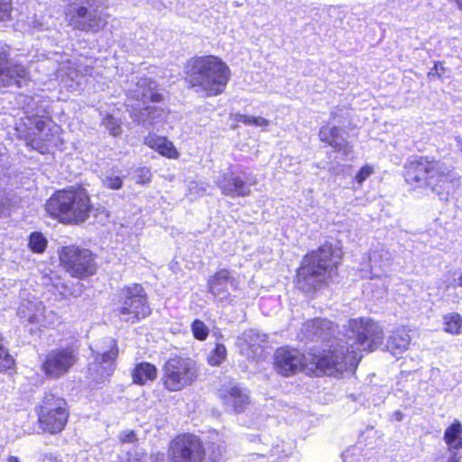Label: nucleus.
Returning a JSON list of instances; mask_svg holds the SVG:
<instances>
[{
	"label": "nucleus",
	"instance_id": "1",
	"mask_svg": "<svg viewBox=\"0 0 462 462\" xmlns=\"http://www.w3.org/2000/svg\"><path fill=\"white\" fill-rule=\"evenodd\" d=\"M342 337H333L334 324L328 319H315L303 324L300 337L310 341H328V349L317 357V366L329 375L354 371L364 353L374 351L382 345L381 326L370 318L349 319Z\"/></svg>",
	"mask_w": 462,
	"mask_h": 462
},
{
	"label": "nucleus",
	"instance_id": "2",
	"mask_svg": "<svg viewBox=\"0 0 462 462\" xmlns=\"http://www.w3.org/2000/svg\"><path fill=\"white\" fill-rule=\"evenodd\" d=\"M184 72L189 87L204 97L223 93L230 78L228 66L212 55L189 60Z\"/></svg>",
	"mask_w": 462,
	"mask_h": 462
},
{
	"label": "nucleus",
	"instance_id": "3",
	"mask_svg": "<svg viewBox=\"0 0 462 462\" xmlns=\"http://www.w3.org/2000/svg\"><path fill=\"white\" fill-rule=\"evenodd\" d=\"M339 258V253L328 243L307 254L297 272V288L304 292L317 290L337 273Z\"/></svg>",
	"mask_w": 462,
	"mask_h": 462
},
{
	"label": "nucleus",
	"instance_id": "4",
	"mask_svg": "<svg viewBox=\"0 0 462 462\" xmlns=\"http://www.w3.org/2000/svg\"><path fill=\"white\" fill-rule=\"evenodd\" d=\"M90 208L88 195L82 189L58 190L45 205V209L51 217L69 224L85 221Z\"/></svg>",
	"mask_w": 462,
	"mask_h": 462
},
{
	"label": "nucleus",
	"instance_id": "5",
	"mask_svg": "<svg viewBox=\"0 0 462 462\" xmlns=\"http://www.w3.org/2000/svg\"><path fill=\"white\" fill-rule=\"evenodd\" d=\"M65 10L69 24L76 30L97 33L107 23L106 14L99 9V0H67Z\"/></svg>",
	"mask_w": 462,
	"mask_h": 462
},
{
	"label": "nucleus",
	"instance_id": "6",
	"mask_svg": "<svg viewBox=\"0 0 462 462\" xmlns=\"http://www.w3.org/2000/svg\"><path fill=\"white\" fill-rule=\"evenodd\" d=\"M116 312L122 321L136 323L151 314L146 293L142 285L134 283L116 294Z\"/></svg>",
	"mask_w": 462,
	"mask_h": 462
},
{
	"label": "nucleus",
	"instance_id": "7",
	"mask_svg": "<svg viewBox=\"0 0 462 462\" xmlns=\"http://www.w3.org/2000/svg\"><path fill=\"white\" fill-rule=\"evenodd\" d=\"M95 360L88 365V378L96 384L107 380L115 371V361L118 355L116 341L112 337H105L96 344Z\"/></svg>",
	"mask_w": 462,
	"mask_h": 462
},
{
	"label": "nucleus",
	"instance_id": "8",
	"mask_svg": "<svg viewBox=\"0 0 462 462\" xmlns=\"http://www.w3.org/2000/svg\"><path fill=\"white\" fill-rule=\"evenodd\" d=\"M197 377L196 363L189 358L175 356L163 365V385L171 392H177L190 385Z\"/></svg>",
	"mask_w": 462,
	"mask_h": 462
},
{
	"label": "nucleus",
	"instance_id": "9",
	"mask_svg": "<svg viewBox=\"0 0 462 462\" xmlns=\"http://www.w3.org/2000/svg\"><path fill=\"white\" fill-rule=\"evenodd\" d=\"M68 418L66 401L52 393H45L38 411L40 427L51 434L60 433L65 428Z\"/></svg>",
	"mask_w": 462,
	"mask_h": 462
},
{
	"label": "nucleus",
	"instance_id": "10",
	"mask_svg": "<svg viewBox=\"0 0 462 462\" xmlns=\"http://www.w3.org/2000/svg\"><path fill=\"white\" fill-rule=\"evenodd\" d=\"M214 182L222 194L229 197H247L251 193L250 187L255 184L252 180L245 169L237 166L228 169L227 171H220L214 177Z\"/></svg>",
	"mask_w": 462,
	"mask_h": 462
},
{
	"label": "nucleus",
	"instance_id": "11",
	"mask_svg": "<svg viewBox=\"0 0 462 462\" xmlns=\"http://www.w3.org/2000/svg\"><path fill=\"white\" fill-rule=\"evenodd\" d=\"M168 457L170 462H202L205 450L197 436L186 433L171 442Z\"/></svg>",
	"mask_w": 462,
	"mask_h": 462
},
{
	"label": "nucleus",
	"instance_id": "12",
	"mask_svg": "<svg viewBox=\"0 0 462 462\" xmlns=\"http://www.w3.org/2000/svg\"><path fill=\"white\" fill-rule=\"evenodd\" d=\"M17 315L32 335L42 328H48L54 324V314L51 311L47 314L44 304L36 299L22 302Z\"/></svg>",
	"mask_w": 462,
	"mask_h": 462
},
{
	"label": "nucleus",
	"instance_id": "13",
	"mask_svg": "<svg viewBox=\"0 0 462 462\" xmlns=\"http://www.w3.org/2000/svg\"><path fill=\"white\" fill-rule=\"evenodd\" d=\"M77 361L78 354L74 347H58L47 353L42 370L48 378L58 379L66 374Z\"/></svg>",
	"mask_w": 462,
	"mask_h": 462
},
{
	"label": "nucleus",
	"instance_id": "14",
	"mask_svg": "<svg viewBox=\"0 0 462 462\" xmlns=\"http://www.w3.org/2000/svg\"><path fill=\"white\" fill-rule=\"evenodd\" d=\"M60 258L67 271L74 277H87L96 271L94 258L88 249L67 246L62 249Z\"/></svg>",
	"mask_w": 462,
	"mask_h": 462
},
{
	"label": "nucleus",
	"instance_id": "15",
	"mask_svg": "<svg viewBox=\"0 0 462 462\" xmlns=\"http://www.w3.org/2000/svg\"><path fill=\"white\" fill-rule=\"evenodd\" d=\"M208 284L209 292L216 302L223 307L236 304V296L232 295V291L238 290V282L230 274L228 270L221 269L217 272L208 280Z\"/></svg>",
	"mask_w": 462,
	"mask_h": 462
},
{
	"label": "nucleus",
	"instance_id": "16",
	"mask_svg": "<svg viewBox=\"0 0 462 462\" xmlns=\"http://www.w3.org/2000/svg\"><path fill=\"white\" fill-rule=\"evenodd\" d=\"M448 173L441 170L439 162L429 157L421 156L411 161L406 167V182L429 183L430 180H441Z\"/></svg>",
	"mask_w": 462,
	"mask_h": 462
},
{
	"label": "nucleus",
	"instance_id": "17",
	"mask_svg": "<svg viewBox=\"0 0 462 462\" xmlns=\"http://www.w3.org/2000/svg\"><path fill=\"white\" fill-rule=\"evenodd\" d=\"M157 83L145 77H135L134 79L126 87V95L128 97L142 101L143 104L148 102H161L162 96L157 90Z\"/></svg>",
	"mask_w": 462,
	"mask_h": 462
},
{
	"label": "nucleus",
	"instance_id": "18",
	"mask_svg": "<svg viewBox=\"0 0 462 462\" xmlns=\"http://www.w3.org/2000/svg\"><path fill=\"white\" fill-rule=\"evenodd\" d=\"M304 366V356L297 349L280 347L274 354L275 370L284 375L296 374Z\"/></svg>",
	"mask_w": 462,
	"mask_h": 462
},
{
	"label": "nucleus",
	"instance_id": "19",
	"mask_svg": "<svg viewBox=\"0 0 462 462\" xmlns=\"http://www.w3.org/2000/svg\"><path fill=\"white\" fill-rule=\"evenodd\" d=\"M224 408L228 412L240 413L249 404V395L239 384H232L218 392Z\"/></svg>",
	"mask_w": 462,
	"mask_h": 462
},
{
	"label": "nucleus",
	"instance_id": "20",
	"mask_svg": "<svg viewBox=\"0 0 462 462\" xmlns=\"http://www.w3.org/2000/svg\"><path fill=\"white\" fill-rule=\"evenodd\" d=\"M29 81L27 69L18 63L0 62V90L5 88H22Z\"/></svg>",
	"mask_w": 462,
	"mask_h": 462
},
{
	"label": "nucleus",
	"instance_id": "21",
	"mask_svg": "<svg viewBox=\"0 0 462 462\" xmlns=\"http://www.w3.org/2000/svg\"><path fill=\"white\" fill-rule=\"evenodd\" d=\"M321 142L328 143L337 152H343L348 155L352 149L345 137L340 134V129L337 126L323 125L319 134Z\"/></svg>",
	"mask_w": 462,
	"mask_h": 462
},
{
	"label": "nucleus",
	"instance_id": "22",
	"mask_svg": "<svg viewBox=\"0 0 462 462\" xmlns=\"http://www.w3.org/2000/svg\"><path fill=\"white\" fill-rule=\"evenodd\" d=\"M42 56L43 58L37 60L35 69L45 74L50 79L61 78L65 73V66L60 60L62 56L60 53H53L51 57H47L44 54Z\"/></svg>",
	"mask_w": 462,
	"mask_h": 462
},
{
	"label": "nucleus",
	"instance_id": "23",
	"mask_svg": "<svg viewBox=\"0 0 462 462\" xmlns=\"http://www.w3.org/2000/svg\"><path fill=\"white\" fill-rule=\"evenodd\" d=\"M293 445L289 442L280 441L273 446L269 457L264 454L254 453L250 455L249 462H280L292 454Z\"/></svg>",
	"mask_w": 462,
	"mask_h": 462
},
{
	"label": "nucleus",
	"instance_id": "24",
	"mask_svg": "<svg viewBox=\"0 0 462 462\" xmlns=\"http://www.w3.org/2000/svg\"><path fill=\"white\" fill-rule=\"evenodd\" d=\"M144 143L158 152L160 154L168 158H176L178 156V152L172 143L165 137L150 134L145 137Z\"/></svg>",
	"mask_w": 462,
	"mask_h": 462
},
{
	"label": "nucleus",
	"instance_id": "25",
	"mask_svg": "<svg viewBox=\"0 0 462 462\" xmlns=\"http://www.w3.org/2000/svg\"><path fill=\"white\" fill-rule=\"evenodd\" d=\"M443 439L448 450L462 449V423L454 420L445 430Z\"/></svg>",
	"mask_w": 462,
	"mask_h": 462
},
{
	"label": "nucleus",
	"instance_id": "26",
	"mask_svg": "<svg viewBox=\"0 0 462 462\" xmlns=\"http://www.w3.org/2000/svg\"><path fill=\"white\" fill-rule=\"evenodd\" d=\"M133 381L136 384L143 385L152 382L157 377V368L148 362L138 363L132 373Z\"/></svg>",
	"mask_w": 462,
	"mask_h": 462
},
{
	"label": "nucleus",
	"instance_id": "27",
	"mask_svg": "<svg viewBox=\"0 0 462 462\" xmlns=\"http://www.w3.org/2000/svg\"><path fill=\"white\" fill-rule=\"evenodd\" d=\"M163 110L157 106H146L140 110L138 114L134 115V120L138 124L143 125L145 128L150 129L160 119L162 118Z\"/></svg>",
	"mask_w": 462,
	"mask_h": 462
},
{
	"label": "nucleus",
	"instance_id": "28",
	"mask_svg": "<svg viewBox=\"0 0 462 462\" xmlns=\"http://www.w3.org/2000/svg\"><path fill=\"white\" fill-rule=\"evenodd\" d=\"M51 124V121L48 116H40L38 114H32L26 116L24 125L28 129L27 135L33 136L32 142L36 138V135L43 134L45 128Z\"/></svg>",
	"mask_w": 462,
	"mask_h": 462
},
{
	"label": "nucleus",
	"instance_id": "29",
	"mask_svg": "<svg viewBox=\"0 0 462 462\" xmlns=\"http://www.w3.org/2000/svg\"><path fill=\"white\" fill-rule=\"evenodd\" d=\"M442 329L445 333L457 336L462 333V315L453 311L442 316Z\"/></svg>",
	"mask_w": 462,
	"mask_h": 462
},
{
	"label": "nucleus",
	"instance_id": "30",
	"mask_svg": "<svg viewBox=\"0 0 462 462\" xmlns=\"http://www.w3.org/2000/svg\"><path fill=\"white\" fill-rule=\"evenodd\" d=\"M402 329L393 332V335L387 339L386 350L396 359L402 357L404 353V339L402 337Z\"/></svg>",
	"mask_w": 462,
	"mask_h": 462
},
{
	"label": "nucleus",
	"instance_id": "31",
	"mask_svg": "<svg viewBox=\"0 0 462 462\" xmlns=\"http://www.w3.org/2000/svg\"><path fill=\"white\" fill-rule=\"evenodd\" d=\"M241 339L255 353L263 347L262 344L265 342V335L254 329H248L244 331Z\"/></svg>",
	"mask_w": 462,
	"mask_h": 462
},
{
	"label": "nucleus",
	"instance_id": "32",
	"mask_svg": "<svg viewBox=\"0 0 462 462\" xmlns=\"http://www.w3.org/2000/svg\"><path fill=\"white\" fill-rule=\"evenodd\" d=\"M101 125L109 132L112 136H119L122 133L120 120L111 114H106L102 117Z\"/></svg>",
	"mask_w": 462,
	"mask_h": 462
},
{
	"label": "nucleus",
	"instance_id": "33",
	"mask_svg": "<svg viewBox=\"0 0 462 462\" xmlns=\"http://www.w3.org/2000/svg\"><path fill=\"white\" fill-rule=\"evenodd\" d=\"M226 357V349L223 344H217L208 356V362L211 365H221Z\"/></svg>",
	"mask_w": 462,
	"mask_h": 462
},
{
	"label": "nucleus",
	"instance_id": "34",
	"mask_svg": "<svg viewBox=\"0 0 462 462\" xmlns=\"http://www.w3.org/2000/svg\"><path fill=\"white\" fill-rule=\"evenodd\" d=\"M47 246V240L41 233H32L29 238L30 249L37 254L42 253Z\"/></svg>",
	"mask_w": 462,
	"mask_h": 462
},
{
	"label": "nucleus",
	"instance_id": "35",
	"mask_svg": "<svg viewBox=\"0 0 462 462\" xmlns=\"http://www.w3.org/2000/svg\"><path fill=\"white\" fill-rule=\"evenodd\" d=\"M191 332L196 339L203 341L207 339L209 329L202 320L196 319L191 324Z\"/></svg>",
	"mask_w": 462,
	"mask_h": 462
},
{
	"label": "nucleus",
	"instance_id": "36",
	"mask_svg": "<svg viewBox=\"0 0 462 462\" xmlns=\"http://www.w3.org/2000/svg\"><path fill=\"white\" fill-rule=\"evenodd\" d=\"M236 120L246 125H254L259 127H266L269 125V121L261 116H252L247 115H238Z\"/></svg>",
	"mask_w": 462,
	"mask_h": 462
},
{
	"label": "nucleus",
	"instance_id": "37",
	"mask_svg": "<svg viewBox=\"0 0 462 462\" xmlns=\"http://www.w3.org/2000/svg\"><path fill=\"white\" fill-rule=\"evenodd\" d=\"M14 365L13 356L8 353L7 349L0 343V371L11 369Z\"/></svg>",
	"mask_w": 462,
	"mask_h": 462
},
{
	"label": "nucleus",
	"instance_id": "38",
	"mask_svg": "<svg viewBox=\"0 0 462 462\" xmlns=\"http://www.w3.org/2000/svg\"><path fill=\"white\" fill-rule=\"evenodd\" d=\"M143 455V450L141 448L134 446L126 452L125 457L123 458L122 462H144Z\"/></svg>",
	"mask_w": 462,
	"mask_h": 462
},
{
	"label": "nucleus",
	"instance_id": "39",
	"mask_svg": "<svg viewBox=\"0 0 462 462\" xmlns=\"http://www.w3.org/2000/svg\"><path fill=\"white\" fill-rule=\"evenodd\" d=\"M102 183L105 187L111 189H118L123 185V180L119 176L115 175H106L102 179Z\"/></svg>",
	"mask_w": 462,
	"mask_h": 462
},
{
	"label": "nucleus",
	"instance_id": "40",
	"mask_svg": "<svg viewBox=\"0 0 462 462\" xmlns=\"http://www.w3.org/2000/svg\"><path fill=\"white\" fill-rule=\"evenodd\" d=\"M12 12H13L12 0H0V21L10 20Z\"/></svg>",
	"mask_w": 462,
	"mask_h": 462
},
{
	"label": "nucleus",
	"instance_id": "41",
	"mask_svg": "<svg viewBox=\"0 0 462 462\" xmlns=\"http://www.w3.org/2000/svg\"><path fill=\"white\" fill-rule=\"evenodd\" d=\"M446 71L445 67L443 66L442 62L436 61L434 63V66L429 70L428 72V78L429 79H441Z\"/></svg>",
	"mask_w": 462,
	"mask_h": 462
},
{
	"label": "nucleus",
	"instance_id": "42",
	"mask_svg": "<svg viewBox=\"0 0 462 462\" xmlns=\"http://www.w3.org/2000/svg\"><path fill=\"white\" fill-rule=\"evenodd\" d=\"M374 172L373 167L369 165L363 166L356 175V181L362 185L363 182Z\"/></svg>",
	"mask_w": 462,
	"mask_h": 462
},
{
	"label": "nucleus",
	"instance_id": "43",
	"mask_svg": "<svg viewBox=\"0 0 462 462\" xmlns=\"http://www.w3.org/2000/svg\"><path fill=\"white\" fill-rule=\"evenodd\" d=\"M377 254L373 253L369 257V262L371 264V274L372 276H379L380 273L377 272L376 268L383 269L385 264H378L377 265Z\"/></svg>",
	"mask_w": 462,
	"mask_h": 462
},
{
	"label": "nucleus",
	"instance_id": "44",
	"mask_svg": "<svg viewBox=\"0 0 462 462\" xmlns=\"http://www.w3.org/2000/svg\"><path fill=\"white\" fill-rule=\"evenodd\" d=\"M119 439L122 443H134L137 440L134 430H126L120 433Z\"/></svg>",
	"mask_w": 462,
	"mask_h": 462
},
{
	"label": "nucleus",
	"instance_id": "45",
	"mask_svg": "<svg viewBox=\"0 0 462 462\" xmlns=\"http://www.w3.org/2000/svg\"><path fill=\"white\" fill-rule=\"evenodd\" d=\"M150 179H151V171H150V170L148 168H145V167L141 168L139 170V175H138L137 182L144 184V183L149 182Z\"/></svg>",
	"mask_w": 462,
	"mask_h": 462
},
{
	"label": "nucleus",
	"instance_id": "46",
	"mask_svg": "<svg viewBox=\"0 0 462 462\" xmlns=\"http://www.w3.org/2000/svg\"><path fill=\"white\" fill-rule=\"evenodd\" d=\"M43 462H63V459L56 455L49 454L45 455Z\"/></svg>",
	"mask_w": 462,
	"mask_h": 462
},
{
	"label": "nucleus",
	"instance_id": "47",
	"mask_svg": "<svg viewBox=\"0 0 462 462\" xmlns=\"http://www.w3.org/2000/svg\"><path fill=\"white\" fill-rule=\"evenodd\" d=\"M9 47L0 42V60H4L7 57Z\"/></svg>",
	"mask_w": 462,
	"mask_h": 462
},
{
	"label": "nucleus",
	"instance_id": "48",
	"mask_svg": "<svg viewBox=\"0 0 462 462\" xmlns=\"http://www.w3.org/2000/svg\"><path fill=\"white\" fill-rule=\"evenodd\" d=\"M446 462H461V457L457 453H453Z\"/></svg>",
	"mask_w": 462,
	"mask_h": 462
},
{
	"label": "nucleus",
	"instance_id": "49",
	"mask_svg": "<svg viewBox=\"0 0 462 462\" xmlns=\"http://www.w3.org/2000/svg\"><path fill=\"white\" fill-rule=\"evenodd\" d=\"M450 2L455 5L457 10L462 12V0H450Z\"/></svg>",
	"mask_w": 462,
	"mask_h": 462
},
{
	"label": "nucleus",
	"instance_id": "50",
	"mask_svg": "<svg viewBox=\"0 0 462 462\" xmlns=\"http://www.w3.org/2000/svg\"><path fill=\"white\" fill-rule=\"evenodd\" d=\"M393 418L397 420V421H401L402 419V411H397L394 412V414L393 415Z\"/></svg>",
	"mask_w": 462,
	"mask_h": 462
},
{
	"label": "nucleus",
	"instance_id": "51",
	"mask_svg": "<svg viewBox=\"0 0 462 462\" xmlns=\"http://www.w3.org/2000/svg\"><path fill=\"white\" fill-rule=\"evenodd\" d=\"M7 462H21L20 459L15 456H10L7 458Z\"/></svg>",
	"mask_w": 462,
	"mask_h": 462
},
{
	"label": "nucleus",
	"instance_id": "52",
	"mask_svg": "<svg viewBox=\"0 0 462 462\" xmlns=\"http://www.w3.org/2000/svg\"><path fill=\"white\" fill-rule=\"evenodd\" d=\"M5 210V207L4 205V203L0 200V217L4 214Z\"/></svg>",
	"mask_w": 462,
	"mask_h": 462
},
{
	"label": "nucleus",
	"instance_id": "53",
	"mask_svg": "<svg viewBox=\"0 0 462 462\" xmlns=\"http://www.w3.org/2000/svg\"><path fill=\"white\" fill-rule=\"evenodd\" d=\"M457 285L462 288V273L459 275L457 279Z\"/></svg>",
	"mask_w": 462,
	"mask_h": 462
},
{
	"label": "nucleus",
	"instance_id": "54",
	"mask_svg": "<svg viewBox=\"0 0 462 462\" xmlns=\"http://www.w3.org/2000/svg\"><path fill=\"white\" fill-rule=\"evenodd\" d=\"M35 27H37L39 30H44L45 28L43 27V24L42 23H38V24H35L34 25Z\"/></svg>",
	"mask_w": 462,
	"mask_h": 462
},
{
	"label": "nucleus",
	"instance_id": "55",
	"mask_svg": "<svg viewBox=\"0 0 462 462\" xmlns=\"http://www.w3.org/2000/svg\"><path fill=\"white\" fill-rule=\"evenodd\" d=\"M69 77L71 79V80H75L76 78L78 77V74L75 72V77L72 75V73H69Z\"/></svg>",
	"mask_w": 462,
	"mask_h": 462
},
{
	"label": "nucleus",
	"instance_id": "56",
	"mask_svg": "<svg viewBox=\"0 0 462 462\" xmlns=\"http://www.w3.org/2000/svg\"><path fill=\"white\" fill-rule=\"evenodd\" d=\"M77 462H86V459L85 457H81L79 461H77Z\"/></svg>",
	"mask_w": 462,
	"mask_h": 462
},
{
	"label": "nucleus",
	"instance_id": "57",
	"mask_svg": "<svg viewBox=\"0 0 462 462\" xmlns=\"http://www.w3.org/2000/svg\"><path fill=\"white\" fill-rule=\"evenodd\" d=\"M459 145H460L461 150H462V139L459 141Z\"/></svg>",
	"mask_w": 462,
	"mask_h": 462
},
{
	"label": "nucleus",
	"instance_id": "58",
	"mask_svg": "<svg viewBox=\"0 0 462 462\" xmlns=\"http://www.w3.org/2000/svg\"><path fill=\"white\" fill-rule=\"evenodd\" d=\"M205 192H206V189H205V188H203V189H202V193H201V194H204Z\"/></svg>",
	"mask_w": 462,
	"mask_h": 462
},
{
	"label": "nucleus",
	"instance_id": "59",
	"mask_svg": "<svg viewBox=\"0 0 462 462\" xmlns=\"http://www.w3.org/2000/svg\"><path fill=\"white\" fill-rule=\"evenodd\" d=\"M66 458H67V462H69V460L71 457H68V456H67V457H66Z\"/></svg>",
	"mask_w": 462,
	"mask_h": 462
}]
</instances>
